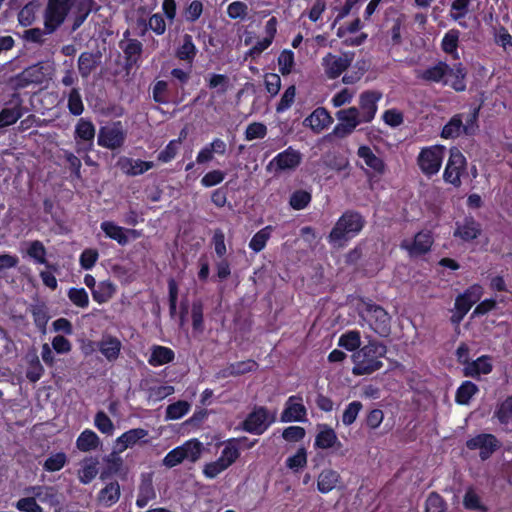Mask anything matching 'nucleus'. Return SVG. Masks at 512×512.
I'll return each instance as SVG.
<instances>
[{
  "instance_id": "a19ab883",
  "label": "nucleus",
  "mask_w": 512,
  "mask_h": 512,
  "mask_svg": "<svg viewBox=\"0 0 512 512\" xmlns=\"http://www.w3.org/2000/svg\"><path fill=\"white\" fill-rule=\"evenodd\" d=\"M479 391L476 384L471 381H464L456 392V402L461 405H466L470 402L472 397Z\"/></svg>"
},
{
  "instance_id": "8fccbe9b",
  "label": "nucleus",
  "mask_w": 512,
  "mask_h": 512,
  "mask_svg": "<svg viewBox=\"0 0 512 512\" xmlns=\"http://www.w3.org/2000/svg\"><path fill=\"white\" fill-rule=\"evenodd\" d=\"M156 494L151 482L143 483L140 486L139 493L136 499V505L139 508H144L151 500L155 498Z\"/></svg>"
},
{
  "instance_id": "f8f14e48",
  "label": "nucleus",
  "mask_w": 512,
  "mask_h": 512,
  "mask_svg": "<svg viewBox=\"0 0 512 512\" xmlns=\"http://www.w3.org/2000/svg\"><path fill=\"white\" fill-rule=\"evenodd\" d=\"M275 421V415L264 407L255 408L244 420L243 429L251 434L261 435Z\"/></svg>"
},
{
  "instance_id": "9b49d317",
  "label": "nucleus",
  "mask_w": 512,
  "mask_h": 512,
  "mask_svg": "<svg viewBox=\"0 0 512 512\" xmlns=\"http://www.w3.org/2000/svg\"><path fill=\"white\" fill-rule=\"evenodd\" d=\"M302 154L288 147L284 151L278 153L266 166V170L272 173H280L284 171L295 170L301 163Z\"/></svg>"
},
{
  "instance_id": "052dcab7",
  "label": "nucleus",
  "mask_w": 512,
  "mask_h": 512,
  "mask_svg": "<svg viewBox=\"0 0 512 512\" xmlns=\"http://www.w3.org/2000/svg\"><path fill=\"white\" fill-rule=\"evenodd\" d=\"M35 325L43 332L46 331V325L49 320L47 309L43 305L34 306L31 310Z\"/></svg>"
},
{
  "instance_id": "49530a36",
  "label": "nucleus",
  "mask_w": 512,
  "mask_h": 512,
  "mask_svg": "<svg viewBox=\"0 0 512 512\" xmlns=\"http://www.w3.org/2000/svg\"><path fill=\"white\" fill-rule=\"evenodd\" d=\"M22 116L18 106L4 108L0 112V129L14 124Z\"/></svg>"
},
{
  "instance_id": "37998d69",
  "label": "nucleus",
  "mask_w": 512,
  "mask_h": 512,
  "mask_svg": "<svg viewBox=\"0 0 512 512\" xmlns=\"http://www.w3.org/2000/svg\"><path fill=\"white\" fill-rule=\"evenodd\" d=\"M191 405L187 401H177L167 406L166 420H178L190 411Z\"/></svg>"
},
{
  "instance_id": "20e7f679",
  "label": "nucleus",
  "mask_w": 512,
  "mask_h": 512,
  "mask_svg": "<svg viewBox=\"0 0 512 512\" xmlns=\"http://www.w3.org/2000/svg\"><path fill=\"white\" fill-rule=\"evenodd\" d=\"M362 319L361 325H367L372 331L381 337H387L390 333V316L380 306L374 304H364L360 310Z\"/></svg>"
},
{
  "instance_id": "72a5a7b5",
  "label": "nucleus",
  "mask_w": 512,
  "mask_h": 512,
  "mask_svg": "<svg viewBox=\"0 0 512 512\" xmlns=\"http://www.w3.org/2000/svg\"><path fill=\"white\" fill-rule=\"evenodd\" d=\"M358 156L364 161V163L378 174H382L385 170V164L383 160L376 156L374 152L368 146H360L357 152Z\"/></svg>"
},
{
  "instance_id": "c03bdc74",
  "label": "nucleus",
  "mask_w": 512,
  "mask_h": 512,
  "mask_svg": "<svg viewBox=\"0 0 512 512\" xmlns=\"http://www.w3.org/2000/svg\"><path fill=\"white\" fill-rule=\"evenodd\" d=\"M115 293L114 285L109 281L99 283L96 289L92 291L93 299L98 303L108 301Z\"/></svg>"
},
{
  "instance_id": "a211bd4d",
  "label": "nucleus",
  "mask_w": 512,
  "mask_h": 512,
  "mask_svg": "<svg viewBox=\"0 0 512 512\" xmlns=\"http://www.w3.org/2000/svg\"><path fill=\"white\" fill-rule=\"evenodd\" d=\"M433 243L430 232L421 231L415 235L413 239H405L401 243V247L405 249L411 257L420 256L428 252Z\"/></svg>"
},
{
  "instance_id": "f03ea898",
  "label": "nucleus",
  "mask_w": 512,
  "mask_h": 512,
  "mask_svg": "<svg viewBox=\"0 0 512 512\" xmlns=\"http://www.w3.org/2000/svg\"><path fill=\"white\" fill-rule=\"evenodd\" d=\"M386 354V346L376 340H369L366 345L353 353L354 364L352 373L354 375H368L383 366L381 358Z\"/></svg>"
},
{
  "instance_id": "79ce46f5",
  "label": "nucleus",
  "mask_w": 512,
  "mask_h": 512,
  "mask_svg": "<svg viewBox=\"0 0 512 512\" xmlns=\"http://www.w3.org/2000/svg\"><path fill=\"white\" fill-rule=\"evenodd\" d=\"M272 231L273 227L270 225L259 230L249 242L250 249L256 253L262 251L265 248L267 241L271 237Z\"/></svg>"
},
{
  "instance_id": "2f4dec72",
  "label": "nucleus",
  "mask_w": 512,
  "mask_h": 512,
  "mask_svg": "<svg viewBox=\"0 0 512 512\" xmlns=\"http://www.w3.org/2000/svg\"><path fill=\"white\" fill-rule=\"evenodd\" d=\"M174 351L168 347L154 345L150 349L148 363L151 366L158 367L168 364L174 360Z\"/></svg>"
},
{
  "instance_id": "412c9836",
  "label": "nucleus",
  "mask_w": 512,
  "mask_h": 512,
  "mask_svg": "<svg viewBox=\"0 0 512 512\" xmlns=\"http://www.w3.org/2000/svg\"><path fill=\"white\" fill-rule=\"evenodd\" d=\"M95 133V126L91 121L85 118H80L78 120L75 126V140L77 145L79 146L78 152L81 149H91V147L93 146Z\"/></svg>"
},
{
  "instance_id": "864d4df0",
  "label": "nucleus",
  "mask_w": 512,
  "mask_h": 512,
  "mask_svg": "<svg viewBox=\"0 0 512 512\" xmlns=\"http://www.w3.org/2000/svg\"><path fill=\"white\" fill-rule=\"evenodd\" d=\"M294 64V53L291 50H283L278 57V66L282 75L290 74Z\"/></svg>"
},
{
  "instance_id": "3c124183",
  "label": "nucleus",
  "mask_w": 512,
  "mask_h": 512,
  "mask_svg": "<svg viewBox=\"0 0 512 512\" xmlns=\"http://www.w3.org/2000/svg\"><path fill=\"white\" fill-rule=\"evenodd\" d=\"M147 392H148V399L150 401L158 402V401L165 399L169 395L173 394L174 387L170 386V385H156V386H151Z\"/></svg>"
},
{
  "instance_id": "423d86ee",
  "label": "nucleus",
  "mask_w": 512,
  "mask_h": 512,
  "mask_svg": "<svg viewBox=\"0 0 512 512\" xmlns=\"http://www.w3.org/2000/svg\"><path fill=\"white\" fill-rule=\"evenodd\" d=\"M445 154L446 148L443 145L424 147L417 156V165L424 175L431 177L440 171Z\"/></svg>"
},
{
  "instance_id": "ea45409f",
  "label": "nucleus",
  "mask_w": 512,
  "mask_h": 512,
  "mask_svg": "<svg viewBox=\"0 0 512 512\" xmlns=\"http://www.w3.org/2000/svg\"><path fill=\"white\" fill-rule=\"evenodd\" d=\"M27 495H31L34 499H39L43 503L53 504L55 502V491L52 487L33 486L25 490Z\"/></svg>"
},
{
  "instance_id": "473e14b6",
  "label": "nucleus",
  "mask_w": 512,
  "mask_h": 512,
  "mask_svg": "<svg viewBox=\"0 0 512 512\" xmlns=\"http://www.w3.org/2000/svg\"><path fill=\"white\" fill-rule=\"evenodd\" d=\"M448 73V65L445 62H438L437 64L430 66L420 72H418V78L426 82L444 83V78Z\"/></svg>"
},
{
  "instance_id": "7ed1b4c3",
  "label": "nucleus",
  "mask_w": 512,
  "mask_h": 512,
  "mask_svg": "<svg viewBox=\"0 0 512 512\" xmlns=\"http://www.w3.org/2000/svg\"><path fill=\"white\" fill-rule=\"evenodd\" d=\"M363 226L364 220L360 214L346 212L336 222L329 235V241L334 246H343L345 242L355 237Z\"/></svg>"
},
{
  "instance_id": "393cba45",
  "label": "nucleus",
  "mask_w": 512,
  "mask_h": 512,
  "mask_svg": "<svg viewBox=\"0 0 512 512\" xmlns=\"http://www.w3.org/2000/svg\"><path fill=\"white\" fill-rule=\"evenodd\" d=\"M493 369L492 358L487 355L478 357L476 360H472L467 363V366L463 368V374L466 377L479 378L481 375L489 374Z\"/></svg>"
},
{
  "instance_id": "6ab92c4d",
  "label": "nucleus",
  "mask_w": 512,
  "mask_h": 512,
  "mask_svg": "<svg viewBox=\"0 0 512 512\" xmlns=\"http://www.w3.org/2000/svg\"><path fill=\"white\" fill-rule=\"evenodd\" d=\"M466 445L470 450H479L481 459L486 460L499 447V441L492 434H479L469 439Z\"/></svg>"
},
{
  "instance_id": "c85d7f7f",
  "label": "nucleus",
  "mask_w": 512,
  "mask_h": 512,
  "mask_svg": "<svg viewBox=\"0 0 512 512\" xmlns=\"http://www.w3.org/2000/svg\"><path fill=\"white\" fill-rule=\"evenodd\" d=\"M341 481L340 474L331 468L323 469L317 477V489L322 494H327L335 489Z\"/></svg>"
},
{
  "instance_id": "b1692460",
  "label": "nucleus",
  "mask_w": 512,
  "mask_h": 512,
  "mask_svg": "<svg viewBox=\"0 0 512 512\" xmlns=\"http://www.w3.org/2000/svg\"><path fill=\"white\" fill-rule=\"evenodd\" d=\"M317 435L315 438V447L320 449H330L341 447L336 432L327 424H319L317 426Z\"/></svg>"
},
{
  "instance_id": "5fc2aeb1",
  "label": "nucleus",
  "mask_w": 512,
  "mask_h": 512,
  "mask_svg": "<svg viewBox=\"0 0 512 512\" xmlns=\"http://www.w3.org/2000/svg\"><path fill=\"white\" fill-rule=\"evenodd\" d=\"M311 201V194L305 190H297L290 197V206L295 210L304 209Z\"/></svg>"
},
{
  "instance_id": "bb28decb",
  "label": "nucleus",
  "mask_w": 512,
  "mask_h": 512,
  "mask_svg": "<svg viewBox=\"0 0 512 512\" xmlns=\"http://www.w3.org/2000/svg\"><path fill=\"white\" fill-rule=\"evenodd\" d=\"M466 70L462 64L457 63L452 67L448 66V73L444 78L443 85H448L456 91H464L466 89Z\"/></svg>"
},
{
  "instance_id": "dca6fc26",
  "label": "nucleus",
  "mask_w": 512,
  "mask_h": 512,
  "mask_svg": "<svg viewBox=\"0 0 512 512\" xmlns=\"http://www.w3.org/2000/svg\"><path fill=\"white\" fill-rule=\"evenodd\" d=\"M148 434V430L143 428H134L124 432L115 440L113 453L120 454L128 448L134 447L136 444L147 443L146 438Z\"/></svg>"
},
{
  "instance_id": "9d476101",
  "label": "nucleus",
  "mask_w": 512,
  "mask_h": 512,
  "mask_svg": "<svg viewBox=\"0 0 512 512\" xmlns=\"http://www.w3.org/2000/svg\"><path fill=\"white\" fill-rule=\"evenodd\" d=\"M338 124L333 129V134L338 138H344L357 128L358 125L364 123L360 115V111L356 107L339 110L336 113Z\"/></svg>"
},
{
  "instance_id": "c756f323",
  "label": "nucleus",
  "mask_w": 512,
  "mask_h": 512,
  "mask_svg": "<svg viewBox=\"0 0 512 512\" xmlns=\"http://www.w3.org/2000/svg\"><path fill=\"white\" fill-rule=\"evenodd\" d=\"M480 232L479 223L472 218H465L462 222L457 223L454 236L459 237L463 241H471L477 238Z\"/></svg>"
},
{
  "instance_id": "7c9ffc66",
  "label": "nucleus",
  "mask_w": 512,
  "mask_h": 512,
  "mask_svg": "<svg viewBox=\"0 0 512 512\" xmlns=\"http://www.w3.org/2000/svg\"><path fill=\"white\" fill-rule=\"evenodd\" d=\"M226 150V143L220 138H215L210 144L201 148L197 154L196 161L199 164L210 162L213 159L215 153L224 155Z\"/></svg>"
},
{
  "instance_id": "bf43d9fd",
  "label": "nucleus",
  "mask_w": 512,
  "mask_h": 512,
  "mask_svg": "<svg viewBox=\"0 0 512 512\" xmlns=\"http://www.w3.org/2000/svg\"><path fill=\"white\" fill-rule=\"evenodd\" d=\"M362 409V404L359 401H353L348 404L342 415V422L345 426H350L355 422L359 412Z\"/></svg>"
},
{
  "instance_id": "603ef678",
  "label": "nucleus",
  "mask_w": 512,
  "mask_h": 512,
  "mask_svg": "<svg viewBox=\"0 0 512 512\" xmlns=\"http://www.w3.org/2000/svg\"><path fill=\"white\" fill-rule=\"evenodd\" d=\"M67 457L65 453L59 452L49 456L44 462V469L48 472H56L61 470L66 464Z\"/></svg>"
},
{
  "instance_id": "2eb2a0df",
  "label": "nucleus",
  "mask_w": 512,
  "mask_h": 512,
  "mask_svg": "<svg viewBox=\"0 0 512 512\" xmlns=\"http://www.w3.org/2000/svg\"><path fill=\"white\" fill-rule=\"evenodd\" d=\"M307 416V409L300 396H290L284 405V409L280 416V421L283 423L288 422H305Z\"/></svg>"
},
{
  "instance_id": "4468645a",
  "label": "nucleus",
  "mask_w": 512,
  "mask_h": 512,
  "mask_svg": "<svg viewBox=\"0 0 512 512\" xmlns=\"http://www.w3.org/2000/svg\"><path fill=\"white\" fill-rule=\"evenodd\" d=\"M476 117L477 113L475 112L472 116L468 117L466 124H464L462 114L454 115L443 127L441 131V137L444 139H454L460 136L461 133L472 134Z\"/></svg>"
},
{
  "instance_id": "e2e57ef3",
  "label": "nucleus",
  "mask_w": 512,
  "mask_h": 512,
  "mask_svg": "<svg viewBox=\"0 0 512 512\" xmlns=\"http://www.w3.org/2000/svg\"><path fill=\"white\" fill-rule=\"evenodd\" d=\"M463 504L465 508L470 510H483L484 506L482 505L480 496L473 488H468L463 499Z\"/></svg>"
},
{
  "instance_id": "f3484780",
  "label": "nucleus",
  "mask_w": 512,
  "mask_h": 512,
  "mask_svg": "<svg viewBox=\"0 0 512 512\" xmlns=\"http://www.w3.org/2000/svg\"><path fill=\"white\" fill-rule=\"evenodd\" d=\"M382 98V93L375 90L364 91L359 96V111L364 123L371 122L377 113L378 102Z\"/></svg>"
},
{
  "instance_id": "4be33fe9",
  "label": "nucleus",
  "mask_w": 512,
  "mask_h": 512,
  "mask_svg": "<svg viewBox=\"0 0 512 512\" xmlns=\"http://www.w3.org/2000/svg\"><path fill=\"white\" fill-rule=\"evenodd\" d=\"M96 347L108 362H115L120 356L122 342L115 336L104 334L101 339L96 342Z\"/></svg>"
},
{
  "instance_id": "c9c22d12",
  "label": "nucleus",
  "mask_w": 512,
  "mask_h": 512,
  "mask_svg": "<svg viewBox=\"0 0 512 512\" xmlns=\"http://www.w3.org/2000/svg\"><path fill=\"white\" fill-rule=\"evenodd\" d=\"M101 441L98 435L91 429H85L76 440V447L82 452L96 450Z\"/></svg>"
},
{
  "instance_id": "4d7b16f0",
  "label": "nucleus",
  "mask_w": 512,
  "mask_h": 512,
  "mask_svg": "<svg viewBox=\"0 0 512 512\" xmlns=\"http://www.w3.org/2000/svg\"><path fill=\"white\" fill-rule=\"evenodd\" d=\"M69 300L80 308H86L89 304V296L84 288H71L68 291Z\"/></svg>"
},
{
  "instance_id": "58836bf2",
  "label": "nucleus",
  "mask_w": 512,
  "mask_h": 512,
  "mask_svg": "<svg viewBox=\"0 0 512 512\" xmlns=\"http://www.w3.org/2000/svg\"><path fill=\"white\" fill-rule=\"evenodd\" d=\"M459 35L460 33L458 30L451 29L444 35L441 42V47L443 51L447 54L452 55L454 59L459 58V54L457 52Z\"/></svg>"
},
{
  "instance_id": "4c0bfd02",
  "label": "nucleus",
  "mask_w": 512,
  "mask_h": 512,
  "mask_svg": "<svg viewBox=\"0 0 512 512\" xmlns=\"http://www.w3.org/2000/svg\"><path fill=\"white\" fill-rule=\"evenodd\" d=\"M495 417L506 430H512V396L499 404L495 411Z\"/></svg>"
},
{
  "instance_id": "f257e3e1",
  "label": "nucleus",
  "mask_w": 512,
  "mask_h": 512,
  "mask_svg": "<svg viewBox=\"0 0 512 512\" xmlns=\"http://www.w3.org/2000/svg\"><path fill=\"white\" fill-rule=\"evenodd\" d=\"M89 11L88 0H49L44 14V27L47 33H53L71 15L76 29L84 22Z\"/></svg>"
},
{
  "instance_id": "ddd939ff",
  "label": "nucleus",
  "mask_w": 512,
  "mask_h": 512,
  "mask_svg": "<svg viewBox=\"0 0 512 512\" xmlns=\"http://www.w3.org/2000/svg\"><path fill=\"white\" fill-rule=\"evenodd\" d=\"M353 57V53H342L340 55L328 53L322 58L321 62L325 75L329 79H336L351 65Z\"/></svg>"
},
{
  "instance_id": "a18cd8bd",
  "label": "nucleus",
  "mask_w": 512,
  "mask_h": 512,
  "mask_svg": "<svg viewBox=\"0 0 512 512\" xmlns=\"http://www.w3.org/2000/svg\"><path fill=\"white\" fill-rule=\"evenodd\" d=\"M185 460L195 462L199 459L202 452V443L196 439L185 442L182 446Z\"/></svg>"
},
{
  "instance_id": "e433bc0d",
  "label": "nucleus",
  "mask_w": 512,
  "mask_h": 512,
  "mask_svg": "<svg viewBox=\"0 0 512 512\" xmlns=\"http://www.w3.org/2000/svg\"><path fill=\"white\" fill-rule=\"evenodd\" d=\"M338 346L349 352H356L361 346V334L358 330H349L338 339Z\"/></svg>"
},
{
  "instance_id": "6e6d98bb",
  "label": "nucleus",
  "mask_w": 512,
  "mask_h": 512,
  "mask_svg": "<svg viewBox=\"0 0 512 512\" xmlns=\"http://www.w3.org/2000/svg\"><path fill=\"white\" fill-rule=\"evenodd\" d=\"M208 86L212 89H217L219 93H226L229 87V79L222 74H210L206 77Z\"/></svg>"
},
{
  "instance_id": "39448f33",
  "label": "nucleus",
  "mask_w": 512,
  "mask_h": 512,
  "mask_svg": "<svg viewBox=\"0 0 512 512\" xmlns=\"http://www.w3.org/2000/svg\"><path fill=\"white\" fill-rule=\"evenodd\" d=\"M240 456V450L234 439L228 440L221 451L220 456L203 467V475L208 479H215L227 470Z\"/></svg>"
},
{
  "instance_id": "09e8293b",
  "label": "nucleus",
  "mask_w": 512,
  "mask_h": 512,
  "mask_svg": "<svg viewBox=\"0 0 512 512\" xmlns=\"http://www.w3.org/2000/svg\"><path fill=\"white\" fill-rule=\"evenodd\" d=\"M94 426L103 434L113 435L115 427L112 420L103 412L99 411L94 418Z\"/></svg>"
},
{
  "instance_id": "6e6552de",
  "label": "nucleus",
  "mask_w": 512,
  "mask_h": 512,
  "mask_svg": "<svg viewBox=\"0 0 512 512\" xmlns=\"http://www.w3.org/2000/svg\"><path fill=\"white\" fill-rule=\"evenodd\" d=\"M126 139V131L121 122H112L102 126L98 132L97 143L107 149H118L123 146Z\"/></svg>"
},
{
  "instance_id": "0eeeda50",
  "label": "nucleus",
  "mask_w": 512,
  "mask_h": 512,
  "mask_svg": "<svg viewBox=\"0 0 512 512\" xmlns=\"http://www.w3.org/2000/svg\"><path fill=\"white\" fill-rule=\"evenodd\" d=\"M482 294L483 288L475 284L469 287L463 294L459 295L455 300L451 321L455 324H459L471 307L480 300Z\"/></svg>"
},
{
  "instance_id": "13d9d810",
  "label": "nucleus",
  "mask_w": 512,
  "mask_h": 512,
  "mask_svg": "<svg viewBox=\"0 0 512 512\" xmlns=\"http://www.w3.org/2000/svg\"><path fill=\"white\" fill-rule=\"evenodd\" d=\"M307 464V453L304 448H299L297 452L288 457L286 460V466L294 471L303 468Z\"/></svg>"
},
{
  "instance_id": "cd10ccee",
  "label": "nucleus",
  "mask_w": 512,
  "mask_h": 512,
  "mask_svg": "<svg viewBox=\"0 0 512 512\" xmlns=\"http://www.w3.org/2000/svg\"><path fill=\"white\" fill-rule=\"evenodd\" d=\"M120 485L117 481L108 482L98 493L97 502L100 506L109 508L120 498Z\"/></svg>"
},
{
  "instance_id": "5701e85b",
  "label": "nucleus",
  "mask_w": 512,
  "mask_h": 512,
  "mask_svg": "<svg viewBox=\"0 0 512 512\" xmlns=\"http://www.w3.org/2000/svg\"><path fill=\"white\" fill-rule=\"evenodd\" d=\"M117 165L124 174L129 176L141 175L154 167L152 161H143L128 157H120Z\"/></svg>"
},
{
  "instance_id": "a878e982",
  "label": "nucleus",
  "mask_w": 512,
  "mask_h": 512,
  "mask_svg": "<svg viewBox=\"0 0 512 512\" xmlns=\"http://www.w3.org/2000/svg\"><path fill=\"white\" fill-rule=\"evenodd\" d=\"M333 119L329 112L322 107L316 108L305 120L304 125L319 133L329 127Z\"/></svg>"
},
{
  "instance_id": "0e129e2a",
  "label": "nucleus",
  "mask_w": 512,
  "mask_h": 512,
  "mask_svg": "<svg viewBox=\"0 0 512 512\" xmlns=\"http://www.w3.org/2000/svg\"><path fill=\"white\" fill-rule=\"evenodd\" d=\"M296 96V88L294 85L289 86L283 93L280 102L278 103L276 107V111L278 113H282L286 110H288L292 104L294 103Z\"/></svg>"
},
{
  "instance_id": "680f3d73",
  "label": "nucleus",
  "mask_w": 512,
  "mask_h": 512,
  "mask_svg": "<svg viewBox=\"0 0 512 512\" xmlns=\"http://www.w3.org/2000/svg\"><path fill=\"white\" fill-rule=\"evenodd\" d=\"M95 68V58L91 53H82L78 60V69L82 77H88Z\"/></svg>"
},
{
  "instance_id": "774afa93",
  "label": "nucleus",
  "mask_w": 512,
  "mask_h": 512,
  "mask_svg": "<svg viewBox=\"0 0 512 512\" xmlns=\"http://www.w3.org/2000/svg\"><path fill=\"white\" fill-rule=\"evenodd\" d=\"M494 41L497 45L501 46L505 51L512 50V36L505 28L501 27L495 30Z\"/></svg>"
},
{
  "instance_id": "de8ad7c7",
  "label": "nucleus",
  "mask_w": 512,
  "mask_h": 512,
  "mask_svg": "<svg viewBox=\"0 0 512 512\" xmlns=\"http://www.w3.org/2000/svg\"><path fill=\"white\" fill-rule=\"evenodd\" d=\"M27 254L36 263L46 264V249L40 241H32L28 244Z\"/></svg>"
},
{
  "instance_id": "aec40b11",
  "label": "nucleus",
  "mask_w": 512,
  "mask_h": 512,
  "mask_svg": "<svg viewBox=\"0 0 512 512\" xmlns=\"http://www.w3.org/2000/svg\"><path fill=\"white\" fill-rule=\"evenodd\" d=\"M100 227L106 237L115 240L120 245H126L129 241V236L133 239L140 236L139 231L134 229H125L112 221H103Z\"/></svg>"
},
{
  "instance_id": "69168bd1",
  "label": "nucleus",
  "mask_w": 512,
  "mask_h": 512,
  "mask_svg": "<svg viewBox=\"0 0 512 512\" xmlns=\"http://www.w3.org/2000/svg\"><path fill=\"white\" fill-rule=\"evenodd\" d=\"M182 138L171 140L167 146L159 153L158 159L163 163L171 161L177 154Z\"/></svg>"
},
{
  "instance_id": "f704fd0d",
  "label": "nucleus",
  "mask_w": 512,
  "mask_h": 512,
  "mask_svg": "<svg viewBox=\"0 0 512 512\" xmlns=\"http://www.w3.org/2000/svg\"><path fill=\"white\" fill-rule=\"evenodd\" d=\"M97 458L88 457L81 462V467L78 470L79 481L83 484H89L98 474Z\"/></svg>"
},
{
  "instance_id": "338daca9",
  "label": "nucleus",
  "mask_w": 512,
  "mask_h": 512,
  "mask_svg": "<svg viewBox=\"0 0 512 512\" xmlns=\"http://www.w3.org/2000/svg\"><path fill=\"white\" fill-rule=\"evenodd\" d=\"M15 506L19 511L23 512H43L42 507L37 504L36 500L31 495L19 499Z\"/></svg>"
},
{
  "instance_id": "1a4fd4ad",
  "label": "nucleus",
  "mask_w": 512,
  "mask_h": 512,
  "mask_svg": "<svg viewBox=\"0 0 512 512\" xmlns=\"http://www.w3.org/2000/svg\"><path fill=\"white\" fill-rule=\"evenodd\" d=\"M466 164V158L459 149H450L449 158L443 173L444 181L459 187L461 185V177L466 170Z\"/></svg>"
}]
</instances>
